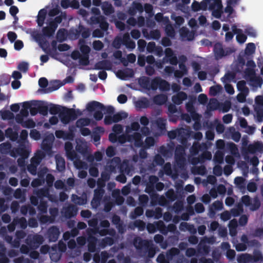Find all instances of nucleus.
Segmentation results:
<instances>
[{"instance_id":"61","label":"nucleus","mask_w":263,"mask_h":263,"mask_svg":"<svg viewBox=\"0 0 263 263\" xmlns=\"http://www.w3.org/2000/svg\"><path fill=\"white\" fill-rule=\"evenodd\" d=\"M251 210L254 211L257 210L260 206V201L258 197H256L253 199V203H251Z\"/></svg>"},{"instance_id":"8","label":"nucleus","mask_w":263,"mask_h":263,"mask_svg":"<svg viewBox=\"0 0 263 263\" xmlns=\"http://www.w3.org/2000/svg\"><path fill=\"white\" fill-rule=\"evenodd\" d=\"M133 245L138 250L148 251V239L143 240L140 237L136 236L134 239Z\"/></svg>"},{"instance_id":"26","label":"nucleus","mask_w":263,"mask_h":263,"mask_svg":"<svg viewBox=\"0 0 263 263\" xmlns=\"http://www.w3.org/2000/svg\"><path fill=\"white\" fill-rule=\"evenodd\" d=\"M129 228L134 230L135 228H137L139 231H143L145 228V223L141 220H136L133 223H130L128 226Z\"/></svg>"},{"instance_id":"21","label":"nucleus","mask_w":263,"mask_h":263,"mask_svg":"<svg viewBox=\"0 0 263 263\" xmlns=\"http://www.w3.org/2000/svg\"><path fill=\"white\" fill-rule=\"evenodd\" d=\"M88 250L89 252L94 253L96 251V245L98 239L93 236L88 237Z\"/></svg>"},{"instance_id":"22","label":"nucleus","mask_w":263,"mask_h":263,"mask_svg":"<svg viewBox=\"0 0 263 263\" xmlns=\"http://www.w3.org/2000/svg\"><path fill=\"white\" fill-rule=\"evenodd\" d=\"M33 194L37 196L40 200H44V197L49 198L50 196L49 189L45 187L34 191Z\"/></svg>"},{"instance_id":"9","label":"nucleus","mask_w":263,"mask_h":263,"mask_svg":"<svg viewBox=\"0 0 263 263\" xmlns=\"http://www.w3.org/2000/svg\"><path fill=\"white\" fill-rule=\"evenodd\" d=\"M117 76L121 80H125L127 78H133L134 76V71L132 68H126L123 70H119Z\"/></svg>"},{"instance_id":"54","label":"nucleus","mask_w":263,"mask_h":263,"mask_svg":"<svg viewBox=\"0 0 263 263\" xmlns=\"http://www.w3.org/2000/svg\"><path fill=\"white\" fill-rule=\"evenodd\" d=\"M47 202L44 200H40V203L37 209L42 213H46L47 212Z\"/></svg>"},{"instance_id":"31","label":"nucleus","mask_w":263,"mask_h":263,"mask_svg":"<svg viewBox=\"0 0 263 263\" xmlns=\"http://www.w3.org/2000/svg\"><path fill=\"white\" fill-rule=\"evenodd\" d=\"M47 15V11L44 9H41L37 15V23L39 26L42 27L44 24V22Z\"/></svg>"},{"instance_id":"29","label":"nucleus","mask_w":263,"mask_h":263,"mask_svg":"<svg viewBox=\"0 0 263 263\" xmlns=\"http://www.w3.org/2000/svg\"><path fill=\"white\" fill-rule=\"evenodd\" d=\"M214 52L217 59L221 58L226 55L220 44H216L215 45Z\"/></svg>"},{"instance_id":"24","label":"nucleus","mask_w":263,"mask_h":263,"mask_svg":"<svg viewBox=\"0 0 263 263\" xmlns=\"http://www.w3.org/2000/svg\"><path fill=\"white\" fill-rule=\"evenodd\" d=\"M153 101L154 104L162 105L167 101V96L164 94H159L154 97Z\"/></svg>"},{"instance_id":"25","label":"nucleus","mask_w":263,"mask_h":263,"mask_svg":"<svg viewBox=\"0 0 263 263\" xmlns=\"http://www.w3.org/2000/svg\"><path fill=\"white\" fill-rule=\"evenodd\" d=\"M123 45L126 48L132 50L136 47L135 43L130 40L129 34L128 33L123 34Z\"/></svg>"},{"instance_id":"27","label":"nucleus","mask_w":263,"mask_h":263,"mask_svg":"<svg viewBox=\"0 0 263 263\" xmlns=\"http://www.w3.org/2000/svg\"><path fill=\"white\" fill-rule=\"evenodd\" d=\"M56 167L57 170L60 172H63L65 169V161L61 156L55 157Z\"/></svg>"},{"instance_id":"13","label":"nucleus","mask_w":263,"mask_h":263,"mask_svg":"<svg viewBox=\"0 0 263 263\" xmlns=\"http://www.w3.org/2000/svg\"><path fill=\"white\" fill-rule=\"evenodd\" d=\"M187 98V94L183 91H180L172 97V101L175 104L180 105Z\"/></svg>"},{"instance_id":"15","label":"nucleus","mask_w":263,"mask_h":263,"mask_svg":"<svg viewBox=\"0 0 263 263\" xmlns=\"http://www.w3.org/2000/svg\"><path fill=\"white\" fill-rule=\"evenodd\" d=\"M78 209L75 205H69L64 209V215L67 218H70L77 215Z\"/></svg>"},{"instance_id":"39","label":"nucleus","mask_w":263,"mask_h":263,"mask_svg":"<svg viewBox=\"0 0 263 263\" xmlns=\"http://www.w3.org/2000/svg\"><path fill=\"white\" fill-rule=\"evenodd\" d=\"M35 106L38 107L39 113L43 116H46L48 112V107L47 105L43 104L41 102L37 101V105Z\"/></svg>"},{"instance_id":"12","label":"nucleus","mask_w":263,"mask_h":263,"mask_svg":"<svg viewBox=\"0 0 263 263\" xmlns=\"http://www.w3.org/2000/svg\"><path fill=\"white\" fill-rule=\"evenodd\" d=\"M95 67V69L98 70H109L111 69L112 64L110 61L104 60L96 63Z\"/></svg>"},{"instance_id":"28","label":"nucleus","mask_w":263,"mask_h":263,"mask_svg":"<svg viewBox=\"0 0 263 263\" xmlns=\"http://www.w3.org/2000/svg\"><path fill=\"white\" fill-rule=\"evenodd\" d=\"M111 222L116 226V228L118 229L119 232H123L122 231L123 230V222L119 216L114 214L111 218Z\"/></svg>"},{"instance_id":"46","label":"nucleus","mask_w":263,"mask_h":263,"mask_svg":"<svg viewBox=\"0 0 263 263\" xmlns=\"http://www.w3.org/2000/svg\"><path fill=\"white\" fill-rule=\"evenodd\" d=\"M161 226L162 227H164L166 229L165 232H163V234L164 235L166 234L168 232L174 233L177 229V227L174 224H169L167 227H166L162 221H161Z\"/></svg>"},{"instance_id":"58","label":"nucleus","mask_w":263,"mask_h":263,"mask_svg":"<svg viewBox=\"0 0 263 263\" xmlns=\"http://www.w3.org/2000/svg\"><path fill=\"white\" fill-rule=\"evenodd\" d=\"M130 134H122L118 137V141L121 144H124L126 142H130Z\"/></svg>"},{"instance_id":"41","label":"nucleus","mask_w":263,"mask_h":263,"mask_svg":"<svg viewBox=\"0 0 263 263\" xmlns=\"http://www.w3.org/2000/svg\"><path fill=\"white\" fill-rule=\"evenodd\" d=\"M159 89L162 91H167L170 89V84L165 80L160 78L159 81Z\"/></svg>"},{"instance_id":"55","label":"nucleus","mask_w":263,"mask_h":263,"mask_svg":"<svg viewBox=\"0 0 263 263\" xmlns=\"http://www.w3.org/2000/svg\"><path fill=\"white\" fill-rule=\"evenodd\" d=\"M250 81L252 83V85L253 86L256 87H261L263 83L261 78L255 76L254 78H251Z\"/></svg>"},{"instance_id":"42","label":"nucleus","mask_w":263,"mask_h":263,"mask_svg":"<svg viewBox=\"0 0 263 263\" xmlns=\"http://www.w3.org/2000/svg\"><path fill=\"white\" fill-rule=\"evenodd\" d=\"M148 148V136L145 138L143 148H141L139 151V156L141 158L145 159L147 156V153L146 149Z\"/></svg>"},{"instance_id":"10","label":"nucleus","mask_w":263,"mask_h":263,"mask_svg":"<svg viewBox=\"0 0 263 263\" xmlns=\"http://www.w3.org/2000/svg\"><path fill=\"white\" fill-rule=\"evenodd\" d=\"M130 142H134L135 147H140L143 146L144 143L143 142V137L139 133H134L132 135H130Z\"/></svg>"},{"instance_id":"33","label":"nucleus","mask_w":263,"mask_h":263,"mask_svg":"<svg viewBox=\"0 0 263 263\" xmlns=\"http://www.w3.org/2000/svg\"><path fill=\"white\" fill-rule=\"evenodd\" d=\"M140 122L142 125L144 126L141 128V132L146 137L148 136V127L146 126L148 125V118L146 116H142L140 119Z\"/></svg>"},{"instance_id":"52","label":"nucleus","mask_w":263,"mask_h":263,"mask_svg":"<svg viewBox=\"0 0 263 263\" xmlns=\"http://www.w3.org/2000/svg\"><path fill=\"white\" fill-rule=\"evenodd\" d=\"M255 48L256 47L254 43H248L245 49V54L247 55H250L253 54L255 51Z\"/></svg>"},{"instance_id":"34","label":"nucleus","mask_w":263,"mask_h":263,"mask_svg":"<svg viewBox=\"0 0 263 263\" xmlns=\"http://www.w3.org/2000/svg\"><path fill=\"white\" fill-rule=\"evenodd\" d=\"M132 6L137 11V12H139L141 13L144 10L146 13H148V3H145L144 5V7L140 3L137 2H133Z\"/></svg>"},{"instance_id":"35","label":"nucleus","mask_w":263,"mask_h":263,"mask_svg":"<svg viewBox=\"0 0 263 263\" xmlns=\"http://www.w3.org/2000/svg\"><path fill=\"white\" fill-rule=\"evenodd\" d=\"M43 241V237L40 235H34L31 240H30L29 238H27L26 240V242L29 245H31L32 243L41 245Z\"/></svg>"},{"instance_id":"5","label":"nucleus","mask_w":263,"mask_h":263,"mask_svg":"<svg viewBox=\"0 0 263 263\" xmlns=\"http://www.w3.org/2000/svg\"><path fill=\"white\" fill-rule=\"evenodd\" d=\"M104 194V189H96L94 190L93 197L91 201V205L92 208L97 209L100 206Z\"/></svg>"},{"instance_id":"53","label":"nucleus","mask_w":263,"mask_h":263,"mask_svg":"<svg viewBox=\"0 0 263 263\" xmlns=\"http://www.w3.org/2000/svg\"><path fill=\"white\" fill-rule=\"evenodd\" d=\"M140 124L138 122H132L130 126H127L126 128V132L127 133H130L132 131H138L140 129Z\"/></svg>"},{"instance_id":"47","label":"nucleus","mask_w":263,"mask_h":263,"mask_svg":"<svg viewBox=\"0 0 263 263\" xmlns=\"http://www.w3.org/2000/svg\"><path fill=\"white\" fill-rule=\"evenodd\" d=\"M16 224H19L20 227L23 229H25L27 227V222L25 217H15L14 218Z\"/></svg>"},{"instance_id":"32","label":"nucleus","mask_w":263,"mask_h":263,"mask_svg":"<svg viewBox=\"0 0 263 263\" xmlns=\"http://www.w3.org/2000/svg\"><path fill=\"white\" fill-rule=\"evenodd\" d=\"M5 136L12 141H15L18 137V133L16 132L13 131L11 127L8 128L5 130Z\"/></svg>"},{"instance_id":"62","label":"nucleus","mask_w":263,"mask_h":263,"mask_svg":"<svg viewBox=\"0 0 263 263\" xmlns=\"http://www.w3.org/2000/svg\"><path fill=\"white\" fill-rule=\"evenodd\" d=\"M160 79V77H157L153 79L152 81L151 84H149V89L151 88L153 90H156L158 88H159Z\"/></svg>"},{"instance_id":"51","label":"nucleus","mask_w":263,"mask_h":263,"mask_svg":"<svg viewBox=\"0 0 263 263\" xmlns=\"http://www.w3.org/2000/svg\"><path fill=\"white\" fill-rule=\"evenodd\" d=\"M165 196L167 199L170 201H175L177 198V195L176 194V193L174 192L173 189H169L166 193H165Z\"/></svg>"},{"instance_id":"44","label":"nucleus","mask_w":263,"mask_h":263,"mask_svg":"<svg viewBox=\"0 0 263 263\" xmlns=\"http://www.w3.org/2000/svg\"><path fill=\"white\" fill-rule=\"evenodd\" d=\"M73 201L77 204L82 205H84L87 203L86 197L75 195V196H73Z\"/></svg>"},{"instance_id":"23","label":"nucleus","mask_w":263,"mask_h":263,"mask_svg":"<svg viewBox=\"0 0 263 263\" xmlns=\"http://www.w3.org/2000/svg\"><path fill=\"white\" fill-rule=\"evenodd\" d=\"M166 119L162 118H158L155 122L156 125L159 130V135L164 134L166 131Z\"/></svg>"},{"instance_id":"40","label":"nucleus","mask_w":263,"mask_h":263,"mask_svg":"<svg viewBox=\"0 0 263 263\" xmlns=\"http://www.w3.org/2000/svg\"><path fill=\"white\" fill-rule=\"evenodd\" d=\"M237 88L240 92L249 93V88L246 86V82L244 80L239 81L237 83Z\"/></svg>"},{"instance_id":"60","label":"nucleus","mask_w":263,"mask_h":263,"mask_svg":"<svg viewBox=\"0 0 263 263\" xmlns=\"http://www.w3.org/2000/svg\"><path fill=\"white\" fill-rule=\"evenodd\" d=\"M245 78L246 79H249L251 80V78H254L255 76V72L253 69L250 68H247L245 71Z\"/></svg>"},{"instance_id":"7","label":"nucleus","mask_w":263,"mask_h":263,"mask_svg":"<svg viewBox=\"0 0 263 263\" xmlns=\"http://www.w3.org/2000/svg\"><path fill=\"white\" fill-rule=\"evenodd\" d=\"M167 136L171 139H175L178 136L182 144H185L187 142L186 135L183 129L170 131L167 133Z\"/></svg>"},{"instance_id":"2","label":"nucleus","mask_w":263,"mask_h":263,"mask_svg":"<svg viewBox=\"0 0 263 263\" xmlns=\"http://www.w3.org/2000/svg\"><path fill=\"white\" fill-rule=\"evenodd\" d=\"M185 154V149L181 145H178L175 148V160L177 165L182 168L184 166L185 163V158L184 156Z\"/></svg>"},{"instance_id":"16","label":"nucleus","mask_w":263,"mask_h":263,"mask_svg":"<svg viewBox=\"0 0 263 263\" xmlns=\"http://www.w3.org/2000/svg\"><path fill=\"white\" fill-rule=\"evenodd\" d=\"M154 52L155 54L161 57L163 54V50L161 46H156L155 43L153 42H149V53Z\"/></svg>"},{"instance_id":"19","label":"nucleus","mask_w":263,"mask_h":263,"mask_svg":"<svg viewBox=\"0 0 263 263\" xmlns=\"http://www.w3.org/2000/svg\"><path fill=\"white\" fill-rule=\"evenodd\" d=\"M136 109L138 111H140L142 109L148 108V99L146 98H142L134 102Z\"/></svg>"},{"instance_id":"56","label":"nucleus","mask_w":263,"mask_h":263,"mask_svg":"<svg viewBox=\"0 0 263 263\" xmlns=\"http://www.w3.org/2000/svg\"><path fill=\"white\" fill-rule=\"evenodd\" d=\"M172 208L175 213L178 214L183 209V202L180 201H176L174 203Z\"/></svg>"},{"instance_id":"14","label":"nucleus","mask_w":263,"mask_h":263,"mask_svg":"<svg viewBox=\"0 0 263 263\" xmlns=\"http://www.w3.org/2000/svg\"><path fill=\"white\" fill-rule=\"evenodd\" d=\"M165 58L172 65H177L178 60L177 57L174 55L173 50L170 48H167L165 50Z\"/></svg>"},{"instance_id":"3","label":"nucleus","mask_w":263,"mask_h":263,"mask_svg":"<svg viewBox=\"0 0 263 263\" xmlns=\"http://www.w3.org/2000/svg\"><path fill=\"white\" fill-rule=\"evenodd\" d=\"M59 117L63 123H67L70 120H76L77 115L74 109L65 108V110L60 112Z\"/></svg>"},{"instance_id":"38","label":"nucleus","mask_w":263,"mask_h":263,"mask_svg":"<svg viewBox=\"0 0 263 263\" xmlns=\"http://www.w3.org/2000/svg\"><path fill=\"white\" fill-rule=\"evenodd\" d=\"M143 209L141 206L136 208L134 211L130 214V217L132 219H135L137 217L141 216L143 214Z\"/></svg>"},{"instance_id":"43","label":"nucleus","mask_w":263,"mask_h":263,"mask_svg":"<svg viewBox=\"0 0 263 263\" xmlns=\"http://www.w3.org/2000/svg\"><path fill=\"white\" fill-rule=\"evenodd\" d=\"M11 147V145L10 143H2L0 144V153L2 154H7L10 151Z\"/></svg>"},{"instance_id":"63","label":"nucleus","mask_w":263,"mask_h":263,"mask_svg":"<svg viewBox=\"0 0 263 263\" xmlns=\"http://www.w3.org/2000/svg\"><path fill=\"white\" fill-rule=\"evenodd\" d=\"M92 47L95 50L100 51L104 47V44L100 40H96L92 43Z\"/></svg>"},{"instance_id":"30","label":"nucleus","mask_w":263,"mask_h":263,"mask_svg":"<svg viewBox=\"0 0 263 263\" xmlns=\"http://www.w3.org/2000/svg\"><path fill=\"white\" fill-rule=\"evenodd\" d=\"M66 13L65 12H61L60 15L57 16L53 20L50 21L49 23L57 29L58 25L62 23L63 20L66 18Z\"/></svg>"},{"instance_id":"37","label":"nucleus","mask_w":263,"mask_h":263,"mask_svg":"<svg viewBox=\"0 0 263 263\" xmlns=\"http://www.w3.org/2000/svg\"><path fill=\"white\" fill-rule=\"evenodd\" d=\"M234 183L240 190H244L246 188V180L242 177H237L234 179Z\"/></svg>"},{"instance_id":"1","label":"nucleus","mask_w":263,"mask_h":263,"mask_svg":"<svg viewBox=\"0 0 263 263\" xmlns=\"http://www.w3.org/2000/svg\"><path fill=\"white\" fill-rule=\"evenodd\" d=\"M86 109L89 112H94L93 118L97 121H100L103 117V113L112 115L115 111V108L111 105L105 106L102 103L96 101H92L87 103L86 105Z\"/></svg>"},{"instance_id":"11","label":"nucleus","mask_w":263,"mask_h":263,"mask_svg":"<svg viewBox=\"0 0 263 263\" xmlns=\"http://www.w3.org/2000/svg\"><path fill=\"white\" fill-rule=\"evenodd\" d=\"M48 82L46 78H41L39 80V86H40V87L42 88H46L45 91L46 93L51 92L53 91L57 90L59 88V86H50L48 87H47V86H48Z\"/></svg>"},{"instance_id":"36","label":"nucleus","mask_w":263,"mask_h":263,"mask_svg":"<svg viewBox=\"0 0 263 263\" xmlns=\"http://www.w3.org/2000/svg\"><path fill=\"white\" fill-rule=\"evenodd\" d=\"M67 30L64 28L60 29L56 35L57 40L60 42H64L67 37Z\"/></svg>"},{"instance_id":"49","label":"nucleus","mask_w":263,"mask_h":263,"mask_svg":"<svg viewBox=\"0 0 263 263\" xmlns=\"http://www.w3.org/2000/svg\"><path fill=\"white\" fill-rule=\"evenodd\" d=\"M213 2L210 3L209 5V8L211 10L217 8V9H221L222 8V4L221 0H213Z\"/></svg>"},{"instance_id":"4","label":"nucleus","mask_w":263,"mask_h":263,"mask_svg":"<svg viewBox=\"0 0 263 263\" xmlns=\"http://www.w3.org/2000/svg\"><path fill=\"white\" fill-rule=\"evenodd\" d=\"M127 114L125 112H119L114 114L112 116L110 115L105 116L104 122L105 125H110L112 123H117L122 119L127 117Z\"/></svg>"},{"instance_id":"18","label":"nucleus","mask_w":263,"mask_h":263,"mask_svg":"<svg viewBox=\"0 0 263 263\" xmlns=\"http://www.w3.org/2000/svg\"><path fill=\"white\" fill-rule=\"evenodd\" d=\"M56 30L57 29L49 23L48 26L44 27L42 31L44 36L50 38L53 36Z\"/></svg>"},{"instance_id":"20","label":"nucleus","mask_w":263,"mask_h":263,"mask_svg":"<svg viewBox=\"0 0 263 263\" xmlns=\"http://www.w3.org/2000/svg\"><path fill=\"white\" fill-rule=\"evenodd\" d=\"M95 23L99 24V26L102 31H106L108 30L109 24L104 16L100 15L96 17Z\"/></svg>"},{"instance_id":"17","label":"nucleus","mask_w":263,"mask_h":263,"mask_svg":"<svg viewBox=\"0 0 263 263\" xmlns=\"http://www.w3.org/2000/svg\"><path fill=\"white\" fill-rule=\"evenodd\" d=\"M101 9L104 15L106 16H109L115 12L112 5L108 2H103L102 3Z\"/></svg>"},{"instance_id":"57","label":"nucleus","mask_w":263,"mask_h":263,"mask_svg":"<svg viewBox=\"0 0 263 263\" xmlns=\"http://www.w3.org/2000/svg\"><path fill=\"white\" fill-rule=\"evenodd\" d=\"M218 106V102L215 98L211 99L209 101V103L208 106V108L211 110H214L217 109Z\"/></svg>"},{"instance_id":"6","label":"nucleus","mask_w":263,"mask_h":263,"mask_svg":"<svg viewBox=\"0 0 263 263\" xmlns=\"http://www.w3.org/2000/svg\"><path fill=\"white\" fill-rule=\"evenodd\" d=\"M60 234L59 228L57 226H53L48 228L46 236L49 242H55L58 239Z\"/></svg>"},{"instance_id":"45","label":"nucleus","mask_w":263,"mask_h":263,"mask_svg":"<svg viewBox=\"0 0 263 263\" xmlns=\"http://www.w3.org/2000/svg\"><path fill=\"white\" fill-rule=\"evenodd\" d=\"M83 29H84V26L80 24L78 28L70 30V34L74 35V38L77 39L80 36Z\"/></svg>"},{"instance_id":"59","label":"nucleus","mask_w":263,"mask_h":263,"mask_svg":"<svg viewBox=\"0 0 263 263\" xmlns=\"http://www.w3.org/2000/svg\"><path fill=\"white\" fill-rule=\"evenodd\" d=\"M138 83L142 88L148 90V77H143L140 78L138 80Z\"/></svg>"},{"instance_id":"64","label":"nucleus","mask_w":263,"mask_h":263,"mask_svg":"<svg viewBox=\"0 0 263 263\" xmlns=\"http://www.w3.org/2000/svg\"><path fill=\"white\" fill-rule=\"evenodd\" d=\"M48 111L50 114L54 115L59 113L60 114L61 109L60 106L58 105L51 104L49 108H48Z\"/></svg>"},{"instance_id":"48","label":"nucleus","mask_w":263,"mask_h":263,"mask_svg":"<svg viewBox=\"0 0 263 263\" xmlns=\"http://www.w3.org/2000/svg\"><path fill=\"white\" fill-rule=\"evenodd\" d=\"M235 77L236 74L234 72L229 71L221 78V80L224 83L227 82H229L233 80L235 78Z\"/></svg>"},{"instance_id":"50","label":"nucleus","mask_w":263,"mask_h":263,"mask_svg":"<svg viewBox=\"0 0 263 263\" xmlns=\"http://www.w3.org/2000/svg\"><path fill=\"white\" fill-rule=\"evenodd\" d=\"M114 243V240L110 237H105L103 238L101 242V246L103 248L105 247L106 246H112Z\"/></svg>"}]
</instances>
